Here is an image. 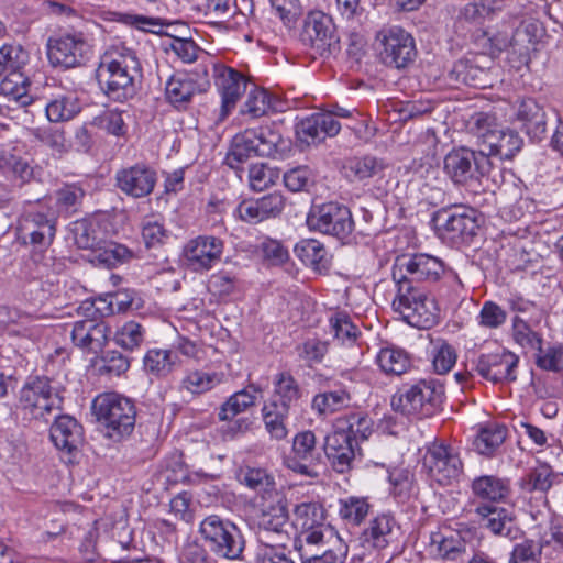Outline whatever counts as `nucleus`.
<instances>
[{
	"instance_id": "a18cd8bd",
	"label": "nucleus",
	"mask_w": 563,
	"mask_h": 563,
	"mask_svg": "<svg viewBox=\"0 0 563 563\" xmlns=\"http://www.w3.org/2000/svg\"><path fill=\"white\" fill-rule=\"evenodd\" d=\"M255 130L247 129L243 133L236 134L231 143L230 150L225 156L224 163L232 169H239V165L255 154Z\"/></svg>"
},
{
	"instance_id": "7ed1b4c3",
	"label": "nucleus",
	"mask_w": 563,
	"mask_h": 563,
	"mask_svg": "<svg viewBox=\"0 0 563 563\" xmlns=\"http://www.w3.org/2000/svg\"><path fill=\"white\" fill-rule=\"evenodd\" d=\"M65 388L44 375L29 376L20 389L18 409L24 420H46L60 410Z\"/></svg>"
},
{
	"instance_id": "a211bd4d",
	"label": "nucleus",
	"mask_w": 563,
	"mask_h": 563,
	"mask_svg": "<svg viewBox=\"0 0 563 563\" xmlns=\"http://www.w3.org/2000/svg\"><path fill=\"white\" fill-rule=\"evenodd\" d=\"M471 492L472 509L478 506H497L510 499L511 482L497 475H481L472 481Z\"/></svg>"
},
{
	"instance_id": "cd10ccee",
	"label": "nucleus",
	"mask_w": 563,
	"mask_h": 563,
	"mask_svg": "<svg viewBox=\"0 0 563 563\" xmlns=\"http://www.w3.org/2000/svg\"><path fill=\"white\" fill-rule=\"evenodd\" d=\"M374 422L364 411H351L334 420L333 432L346 435L347 440L358 444L365 441L373 432Z\"/></svg>"
},
{
	"instance_id": "e2e57ef3",
	"label": "nucleus",
	"mask_w": 563,
	"mask_h": 563,
	"mask_svg": "<svg viewBox=\"0 0 563 563\" xmlns=\"http://www.w3.org/2000/svg\"><path fill=\"white\" fill-rule=\"evenodd\" d=\"M516 115L522 122V129L531 137L539 139L545 133L547 120L543 108L519 109Z\"/></svg>"
},
{
	"instance_id": "338daca9",
	"label": "nucleus",
	"mask_w": 563,
	"mask_h": 563,
	"mask_svg": "<svg viewBox=\"0 0 563 563\" xmlns=\"http://www.w3.org/2000/svg\"><path fill=\"white\" fill-rule=\"evenodd\" d=\"M539 553L542 555V549H545L548 552L549 548H554L555 558H553V563H561V559L563 555V523L562 522H553L549 531L544 532L541 537L539 543H537Z\"/></svg>"
},
{
	"instance_id": "ddd939ff",
	"label": "nucleus",
	"mask_w": 563,
	"mask_h": 563,
	"mask_svg": "<svg viewBox=\"0 0 563 563\" xmlns=\"http://www.w3.org/2000/svg\"><path fill=\"white\" fill-rule=\"evenodd\" d=\"M519 356L500 349L490 353H481L472 361V371L482 378L493 383H512L517 379Z\"/></svg>"
},
{
	"instance_id": "473e14b6",
	"label": "nucleus",
	"mask_w": 563,
	"mask_h": 563,
	"mask_svg": "<svg viewBox=\"0 0 563 563\" xmlns=\"http://www.w3.org/2000/svg\"><path fill=\"white\" fill-rule=\"evenodd\" d=\"M375 363L387 376H400L412 367L411 355L402 347L386 344L378 351Z\"/></svg>"
},
{
	"instance_id": "7c9ffc66",
	"label": "nucleus",
	"mask_w": 563,
	"mask_h": 563,
	"mask_svg": "<svg viewBox=\"0 0 563 563\" xmlns=\"http://www.w3.org/2000/svg\"><path fill=\"white\" fill-rule=\"evenodd\" d=\"M472 511L476 516L478 523L494 534L514 538L511 536L512 516L506 508L498 505L478 506L473 508Z\"/></svg>"
},
{
	"instance_id": "6e6d98bb",
	"label": "nucleus",
	"mask_w": 563,
	"mask_h": 563,
	"mask_svg": "<svg viewBox=\"0 0 563 563\" xmlns=\"http://www.w3.org/2000/svg\"><path fill=\"white\" fill-rule=\"evenodd\" d=\"M3 76L0 82V95L19 102L20 106H30L33 100L27 96L29 84L22 71Z\"/></svg>"
},
{
	"instance_id": "49530a36",
	"label": "nucleus",
	"mask_w": 563,
	"mask_h": 563,
	"mask_svg": "<svg viewBox=\"0 0 563 563\" xmlns=\"http://www.w3.org/2000/svg\"><path fill=\"white\" fill-rule=\"evenodd\" d=\"M389 483L391 485V495L400 503H408L418 495V485L415 473L409 468H394L389 472Z\"/></svg>"
},
{
	"instance_id": "052dcab7",
	"label": "nucleus",
	"mask_w": 563,
	"mask_h": 563,
	"mask_svg": "<svg viewBox=\"0 0 563 563\" xmlns=\"http://www.w3.org/2000/svg\"><path fill=\"white\" fill-rule=\"evenodd\" d=\"M536 365L543 371L563 374V344H549L536 351Z\"/></svg>"
},
{
	"instance_id": "412c9836",
	"label": "nucleus",
	"mask_w": 563,
	"mask_h": 563,
	"mask_svg": "<svg viewBox=\"0 0 563 563\" xmlns=\"http://www.w3.org/2000/svg\"><path fill=\"white\" fill-rule=\"evenodd\" d=\"M341 125L331 112H319L302 120L297 126V135L300 142L307 145L318 144L328 136L339 133Z\"/></svg>"
},
{
	"instance_id": "4c0bfd02",
	"label": "nucleus",
	"mask_w": 563,
	"mask_h": 563,
	"mask_svg": "<svg viewBox=\"0 0 563 563\" xmlns=\"http://www.w3.org/2000/svg\"><path fill=\"white\" fill-rule=\"evenodd\" d=\"M273 386V396L268 402H275L277 406L290 410L301 398V388L289 372L276 374Z\"/></svg>"
},
{
	"instance_id": "39448f33",
	"label": "nucleus",
	"mask_w": 563,
	"mask_h": 563,
	"mask_svg": "<svg viewBox=\"0 0 563 563\" xmlns=\"http://www.w3.org/2000/svg\"><path fill=\"white\" fill-rule=\"evenodd\" d=\"M443 399L442 384L435 379H421L395 394L391 407L404 416L427 418L441 409Z\"/></svg>"
},
{
	"instance_id": "1a4fd4ad",
	"label": "nucleus",
	"mask_w": 563,
	"mask_h": 563,
	"mask_svg": "<svg viewBox=\"0 0 563 563\" xmlns=\"http://www.w3.org/2000/svg\"><path fill=\"white\" fill-rule=\"evenodd\" d=\"M288 525L287 500L283 494L262 500L258 540L263 548H285L289 534L285 530Z\"/></svg>"
},
{
	"instance_id": "c756f323",
	"label": "nucleus",
	"mask_w": 563,
	"mask_h": 563,
	"mask_svg": "<svg viewBox=\"0 0 563 563\" xmlns=\"http://www.w3.org/2000/svg\"><path fill=\"white\" fill-rule=\"evenodd\" d=\"M333 37V24L329 15L322 11H311L308 13L302 31V41L311 46H330Z\"/></svg>"
},
{
	"instance_id": "c9c22d12",
	"label": "nucleus",
	"mask_w": 563,
	"mask_h": 563,
	"mask_svg": "<svg viewBox=\"0 0 563 563\" xmlns=\"http://www.w3.org/2000/svg\"><path fill=\"white\" fill-rule=\"evenodd\" d=\"M522 145L523 140L516 131L501 128L481 151H484L488 158L497 156L500 159H512Z\"/></svg>"
},
{
	"instance_id": "0e129e2a",
	"label": "nucleus",
	"mask_w": 563,
	"mask_h": 563,
	"mask_svg": "<svg viewBox=\"0 0 563 563\" xmlns=\"http://www.w3.org/2000/svg\"><path fill=\"white\" fill-rule=\"evenodd\" d=\"M274 14L287 29H294L300 18L303 9L300 0H269Z\"/></svg>"
},
{
	"instance_id": "9b49d317",
	"label": "nucleus",
	"mask_w": 563,
	"mask_h": 563,
	"mask_svg": "<svg viewBox=\"0 0 563 563\" xmlns=\"http://www.w3.org/2000/svg\"><path fill=\"white\" fill-rule=\"evenodd\" d=\"M91 46L81 32H65L47 42V57L53 66L73 68L88 60Z\"/></svg>"
},
{
	"instance_id": "5701e85b",
	"label": "nucleus",
	"mask_w": 563,
	"mask_h": 563,
	"mask_svg": "<svg viewBox=\"0 0 563 563\" xmlns=\"http://www.w3.org/2000/svg\"><path fill=\"white\" fill-rule=\"evenodd\" d=\"M317 441L312 431H302L296 434L292 442V455L285 460L286 466L301 475L313 476L311 466L317 460Z\"/></svg>"
},
{
	"instance_id": "2f4dec72",
	"label": "nucleus",
	"mask_w": 563,
	"mask_h": 563,
	"mask_svg": "<svg viewBox=\"0 0 563 563\" xmlns=\"http://www.w3.org/2000/svg\"><path fill=\"white\" fill-rule=\"evenodd\" d=\"M261 393L262 388L256 384H249L245 388L235 391L219 407V420L232 421L236 416L253 408Z\"/></svg>"
},
{
	"instance_id": "c85d7f7f",
	"label": "nucleus",
	"mask_w": 563,
	"mask_h": 563,
	"mask_svg": "<svg viewBox=\"0 0 563 563\" xmlns=\"http://www.w3.org/2000/svg\"><path fill=\"white\" fill-rule=\"evenodd\" d=\"M398 531L399 526L395 518L390 514H380L369 522L363 537L373 548L382 550L397 539Z\"/></svg>"
},
{
	"instance_id": "8fccbe9b",
	"label": "nucleus",
	"mask_w": 563,
	"mask_h": 563,
	"mask_svg": "<svg viewBox=\"0 0 563 563\" xmlns=\"http://www.w3.org/2000/svg\"><path fill=\"white\" fill-rule=\"evenodd\" d=\"M295 254L305 265L316 271L327 269L329 266L327 250L322 243L314 239H306L297 243Z\"/></svg>"
},
{
	"instance_id": "ea45409f",
	"label": "nucleus",
	"mask_w": 563,
	"mask_h": 563,
	"mask_svg": "<svg viewBox=\"0 0 563 563\" xmlns=\"http://www.w3.org/2000/svg\"><path fill=\"white\" fill-rule=\"evenodd\" d=\"M132 256V252L125 245L103 240L90 252L88 258L95 265L111 268L126 263Z\"/></svg>"
},
{
	"instance_id": "774afa93",
	"label": "nucleus",
	"mask_w": 563,
	"mask_h": 563,
	"mask_svg": "<svg viewBox=\"0 0 563 563\" xmlns=\"http://www.w3.org/2000/svg\"><path fill=\"white\" fill-rule=\"evenodd\" d=\"M347 554V545L341 539L327 547L321 554L306 552L302 563H343Z\"/></svg>"
},
{
	"instance_id": "603ef678",
	"label": "nucleus",
	"mask_w": 563,
	"mask_h": 563,
	"mask_svg": "<svg viewBox=\"0 0 563 563\" xmlns=\"http://www.w3.org/2000/svg\"><path fill=\"white\" fill-rule=\"evenodd\" d=\"M289 409L277 406L275 402H267L262 408V417L266 431L275 440H284L288 434L286 421Z\"/></svg>"
},
{
	"instance_id": "4be33fe9",
	"label": "nucleus",
	"mask_w": 563,
	"mask_h": 563,
	"mask_svg": "<svg viewBox=\"0 0 563 563\" xmlns=\"http://www.w3.org/2000/svg\"><path fill=\"white\" fill-rule=\"evenodd\" d=\"M387 163L384 158L371 154L354 155L342 161L341 173L351 183H366L367 180L383 176Z\"/></svg>"
},
{
	"instance_id": "5fc2aeb1",
	"label": "nucleus",
	"mask_w": 563,
	"mask_h": 563,
	"mask_svg": "<svg viewBox=\"0 0 563 563\" xmlns=\"http://www.w3.org/2000/svg\"><path fill=\"white\" fill-rule=\"evenodd\" d=\"M29 62V53L20 44H4L0 47V77L20 73Z\"/></svg>"
},
{
	"instance_id": "f257e3e1",
	"label": "nucleus",
	"mask_w": 563,
	"mask_h": 563,
	"mask_svg": "<svg viewBox=\"0 0 563 563\" xmlns=\"http://www.w3.org/2000/svg\"><path fill=\"white\" fill-rule=\"evenodd\" d=\"M450 272L440 257L428 253L398 255L391 267V279L396 286L395 312L418 329L432 327L437 307L426 285L439 282Z\"/></svg>"
},
{
	"instance_id": "de8ad7c7",
	"label": "nucleus",
	"mask_w": 563,
	"mask_h": 563,
	"mask_svg": "<svg viewBox=\"0 0 563 563\" xmlns=\"http://www.w3.org/2000/svg\"><path fill=\"white\" fill-rule=\"evenodd\" d=\"M240 482L261 495V499L280 494L275 486L274 477L261 467H245L241 470Z\"/></svg>"
},
{
	"instance_id": "864d4df0",
	"label": "nucleus",
	"mask_w": 563,
	"mask_h": 563,
	"mask_svg": "<svg viewBox=\"0 0 563 563\" xmlns=\"http://www.w3.org/2000/svg\"><path fill=\"white\" fill-rule=\"evenodd\" d=\"M223 377L222 373L194 369L186 373L180 385L194 395H201L219 386Z\"/></svg>"
},
{
	"instance_id": "423d86ee",
	"label": "nucleus",
	"mask_w": 563,
	"mask_h": 563,
	"mask_svg": "<svg viewBox=\"0 0 563 563\" xmlns=\"http://www.w3.org/2000/svg\"><path fill=\"white\" fill-rule=\"evenodd\" d=\"M92 409L107 437L120 440L133 431L136 411L131 399L117 393H104L95 398Z\"/></svg>"
},
{
	"instance_id": "72a5a7b5",
	"label": "nucleus",
	"mask_w": 563,
	"mask_h": 563,
	"mask_svg": "<svg viewBox=\"0 0 563 563\" xmlns=\"http://www.w3.org/2000/svg\"><path fill=\"white\" fill-rule=\"evenodd\" d=\"M341 540L339 534L328 525L323 523L314 528L300 531L296 539L295 548L300 554L301 561L306 559V552L317 553L314 548H327Z\"/></svg>"
},
{
	"instance_id": "79ce46f5",
	"label": "nucleus",
	"mask_w": 563,
	"mask_h": 563,
	"mask_svg": "<svg viewBox=\"0 0 563 563\" xmlns=\"http://www.w3.org/2000/svg\"><path fill=\"white\" fill-rule=\"evenodd\" d=\"M71 232L75 243L79 249H96L104 240V231L99 220L89 218L77 220L73 223Z\"/></svg>"
},
{
	"instance_id": "13d9d810",
	"label": "nucleus",
	"mask_w": 563,
	"mask_h": 563,
	"mask_svg": "<svg viewBox=\"0 0 563 563\" xmlns=\"http://www.w3.org/2000/svg\"><path fill=\"white\" fill-rule=\"evenodd\" d=\"M85 190L77 184H66L56 191V206L59 212L73 214L79 211Z\"/></svg>"
},
{
	"instance_id": "f8f14e48",
	"label": "nucleus",
	"mask_w": 563,
	"mask_h": 563,
	"mask_svg": "<svg viewBox=\"0 0 563 563\" xmlns=\"http://www.w3.org/2000/svg\"><path fill=\"white\" fill-rule=\"evenodd\" d=\"M310 230L333 235L340 240L347 238L354 228L350 209L338 202H328L313 207L308 217Z\"/></svg>"
},
{
	"instance_id": "b1692460",
	"label": "nucleus",
	"mask_w": 563,
	"mask_h": 563,
	"mask_svg": "<svg viewBox=\"0 0 563 563\" xmlns=\"http://www.w3.org/2000/svg\"><path fill=\"white\" fill-rule=\"evenodd\" d=\"M467 543L456 531L438 530L431 533L429 552L434 559L443 561H460L466 553Z\"/></svg>"
},
{
	"instance_id": "a19ab883",
	"label": "nucleus",
	"mask_w": 563,
	"mask_h": 563,
	"mask_svg": "<svg viewBox=\"0 0 563 563\" xmlns=\"http://www.w3.org/2000/svg\"><path fill=\"white\" fill-rule=\"evenodd\" d=\"M351 401V393L345 388H339L314 395L311 408L318 416L327 417L347 408Z\"/></svg>"
},
{
	"instance_id": "9d476101",
	"label": "nucleus",
	"mask_w": 563,
	"mask_h": 563,
	"mask_svg": "<svg viewBox=\"0 0 563 563\" xmlns=\"http://www.w3.org/2000/svg\"><path fill=\"white\" fill-rule=\"evenodd\" d=\"M492 169V162L484 151H473L459 147L449 152L444 157V172L457 185H467L478 180Z\"/></svg>"
},
{
	"instance_id": "0eeeda50",
	"label": "nucleus",
	"mask_w": 563,
	"mask_h": 563,
	"mask_svg": "<svg viewBox=\"0 0 563 563\" xmlns=\"http://www.w3.org/2000/svg\"><path fill=\"white\" fill-rule=\"evenodd\" d=\"M199 533L216 555L229 560L241 559L245 542L233 522L210 515L200 522Z\"/></svg>"
},
{
	"instance_id": "dca6fc26",
	"label": "nucleus",
	"mask_w": 563,
	"mask_h": 563,
	"mask_svg": "<svg viewBox=\"0 0 563 563\" xmlns=\"http://www.w3.org/2000/svg\"><path fill=\"white\" fill-rule=\"evenodd\" d=\"M224 243L213 235H200L186 243L183 250L185 264L194 272L209 271L222 256Z\"/></svg>"
},
{
	"instance_id": "4468645a",
	"label": "nucleus",
	"mask_w": 563,
	"mask_h": 563,
	"mask_svg": "<svg viewBox=\"0 0 563 563\" xmlns=\"http://www.w3.org/2000/svg\"><path fill=\"white\" fill-rule=\"evenodd\" d=\"M379 56L383 63L395 68H405L416 57L413 37L405 30L393 26L378 32Z\"/></svg>"
},
{
	"instance_id": "f704fd0d",
	"label": "nucleus",
	"mask_w": 563,
	"mask_h": 563,
	"mask_svg": "<svg viewBox=\"0 0 563 563\" xmlns=\"http://www.w3.org/2000/svg\"><path fill=\"white\" fill-rule=\"evenodd\" d=\"M180 366L181 361L177 357V351L169 349H151L143 357L145 373L156 378H166Z\"/></svg>"
},
{
	"instance_id": "37998d69",
	"label": "nucleus",
	"mask_w": 563,
	"mask_h": 563,
	"mask_svg": "<svg viewBox=\"0 0 563 563\" xmlns=\"http://www.w3.org/2000/svg\"><path fill=\"white\" fill-rule=\"evenodd\" d=\"M0 172L10 175L21 186L34 179V167L30 162L11 151H0Z\"/></svg>"
},
{
	"instance_id": "e433bc0d",
	"label": "nucleus",
	"mask_w": 563,
	"mask_h": 563,
	"mask_svg": "<svg viewBox=\"0 0 563 563\" xmlns=\"http://www.w3.org/2000/svg\"><path fill=\"white\" fill-rule=\"evenodd\" d=\"M539 320H526L519 314L511 318L510 336L515 344L525 351L540 350L543 344L542 334L536 330Z\"/></svg>"
},
{
	"instance_id": "69168bd1",
	"label": "nucleus",
	"mask_w": 563,
	"mask_h": 563,
	"mask_svg": "<svg viewBox=\"0 0 563 563\" xmlns=\"http://www.w3.org/2000/svg\"><path fill=\"white\" fill-rule=\"evenodd\" d=\"M145 330L136 321H128L114 334V342L124 350L133 351L144 341Z\"/></svg>"
},
{
	"instance_id": "c03bdc74",
	"label": "nucleus",
	"mask_w": 563,
	"mask_h": 563,
	"mask_svg": "<svg viewBox=\"0 0 563 563\" xmlns=\"http://www.w3.org/2000/svg\"><path fill=\"white\" fill-rule=\"evenodd\" d=\"M465 126L467 132L477 139L482 148L501 129L496 114L492 111L475 112L466 121Z\"/></svg>"
},
{
	"instance_id": "3c124183",
	"label": "nucleus",
	"mask_w": 563,
	"mask_h": 563,
	"mask_svg": "<svg viewBox=\"0 0 563 563\" xmlns=\"http://www.w3.org/2000/svg\"><path fill=\"white\" fill-rule=\"evenodd\" d=\"M371 504L365 497L350 496L339 500V516L346 527L360 526L368 516Z\"/></svg>"
},
{
	"instance_id": "6e6552de",
	"label": "nucleus",
	"mask_w": 563,
	"mask_h": 563,
	"mask_svg": "<svg viewBox=\"0 0 563 563\" xmlns=\"http://www.w3.org/2000/svg\"><path fill=\"white\" fill-rule=\"evenodd\" d=\"M422 466L428 476L441 486L457 482L464 467L459 450L443 441H433L426 446Z\"/></svg>"
},
{
	"instance_id": "58836bf2",
	"label": "nucleus",
	"mask_w": 563,
	"mask_h": 563,
	"mask_svg": "<svg viewBox=\"0 0 563 563\" xmlns=\"http://www.w3.org/2000/svg\"><path fill=\"white\" fill-rule=\"evenodd\" d=\"M507 434L506 426L487 422L479 428L473 442L474 449L479 454L490 457L505 442Z\"/></svg>"
},
{
	"instance_id": "393cba45",
	"label": "nucleus",
	"mask_w": 563,
	"mask_h": 563,
	"mask_svg": "<svg viewBox=\"0 0 563 563\" xmlns=\"http://www.w3.org/2000/svg\"><path fill=\"white\" fill-rule=\"evenodd\" d=\"M357 450H360L358 444L347 440L346 435L332 432L325 438V455L338 473L343 474L352 468Z\"/></svg>"
},
{
	"instance_id": "6ab92c4d",
	"label": "nucleus",
	"mask_w": 563,
	"mask_h": 563,
	"mask_svg": "<svg viewBox=\"0 0 563 563\" xmlns=\"http://www.w3.org/2000/svg\"><path fill=\"white\" fill-rule=\"evenodd\" d=\"M156 180L155 170L144 164L122 168L115 175L118 188L133 198H144L151 195Z\"/></svg>"
},
{
	"instance_id": "aec40b11",
	"label": "nucleus",
	"mask_w": 563,
	"mask_h": 563,
	"mask_svg": "<svg viewBox=\"0 0 563 563\" xmlns=\"http://www.w3.org/2000/svg\"><path fill=\"white\" fill-rule=\"evenodd\" d=\"M109 327L104 322L85 319L73 324L70 332L73 343L87 353H99L108 342Z\"/></svg>"
},
{
	"instance_id": "2eb2a0df",
	"label": "nucleus",
	"mask_w": 563,
	"mask_h": 563,
	"mask_svg": "<svg viewBox=\"0 0 563 563\" xmlns=\"http://www.w3.org/2000/svg\"><path fill=\"white\" fill-rule=\"evenodd\" d=\"M437 220L442 221L443 236L453 243L471 242L479 228L476 210L463 206L439 211Z\"/></svg>"
},
{
	"instance_id": "680f3d73",
	"label": "nucleus",
	"mask_w": 563,
	"mask_h": 563,
	"mask_svg": "<svg viewBox=\"0 0 563 563\" xmlns=\"http://www.w3.org/2000/svg\"><path fill=\"white\" fill-rule=\"evenodd\" d=\"M334 338L342 344H353L361 334L358 328L352 322L345 312H336L329 319Z\"/></svg>"
},
{
	"instance_id": "f3484780",
	"label": "nucleus",
	"mask_w": 563,
	"mask_h": 563,
	"mask_svg": "<svg viewBox=\"0 0 563 563\" xmlns=\"http://www.w3.org/2000/svg\"><path fill=\"white\" fill-rule=\"evenodd\" d=\"M56 234V221L41 212H27L19 221L18 238L34 249L48 247Z\"/></svg>"
},
{
	"instance_id": "a878e982",
	"label": "nucleus",
	"mask_w": 563,
	"mask_h": 563,
	"mask_svg": "<svg viewBox=\"0 0 563 563\" xmlns=\"http://www.w3.org/2000/svg\"><path fill=\"white\" fill-rule=\"evenodd\" d=\"M35 318L16 308L0 306V329L10 334L27 338L32 341L40 339L42 330L36 325Z\"/></svg>"
},
{
	"instance_id": "20e7f679",
	"label": "nucleus",
	"mask_w": 563,
	"mask_h": 563,
	"mask_svg": "<svg viewBox=\"0 0 563 563\" xmlns=\"http://www.w3.org/2000/svg\"><path fill=\"white\" fill-rule=\"evenodd\" d=\"M214 82L222 98V106L235 104L244 93L245 106H275L291 101L286 96L249 82L241 73L224 65L214 66Z\"/></svg>"
},
{
	"instance_id": "bf43d9fd",
	"label": "nucleus",
	"mask_w": 563,
	"mask_h": 563,
	"mask_svg": "<svg viewBox=\"0 0 563 563\" xmlns=\"http://www.w3.org/2000/svg\"><path fill=\"white\" fill-rule=\"evenodd\" d=\"M197 91L195 81L180 76H173L165 87L166 98L170 103L190 102Z\"/></svg>"
},
{
	"instance_id": "09e8293b",
	"label": "nucleus",
	"mask_w": 563,
	"mask_h": 563,
	"mask_svg": "<svg viewBox=\"0 0 563 563\" xmlns=\"http://www.w3.org/2000/svg\"><path fill=\"white\" fill-rule=\"evenodd\" d=\"M451 78L474 87H485L487 82V69L479 66L476 60L465 58L457 60L450 73Z\"/></svg>"
},
{
	"instance_id": "bb28decb",
	"label": "nucleus",
	"mask_w": 563,
	"mask_h": 563,
	"mask_svg": "<svg viewBox=\"0 0 563 563\" xmlns=\"http://www.w3.org/2000/svg\"><path fill=\"white\" fill-rule=\"evenodd\" d=\"M49 438L58 450L70 453L82 441V427L71 416L62 415L51 426Z\"/></svg>"
},
{
	"instance_id": "4d7b16f0",
	"label": "nucleus",
	"mask_w": 563,
	"mask_h": 563,
	"mask_svg": "<svg viewBox=\"0 0 563 563\" xmlns=\"http://www.w3.org/2000/svg\"><path fill=\"white\" fill-rule=\"evenodd\" d=\"M294 517L295 526L300 531L321 526L325 520L323 507L314 501L297 505L294 510Z\"/></svg>"
},
{
	"instance_id": "f03ea898",
	"label": "nucleus",
	"mask_w": 563,
	"mask_h": 563,
	"mask_svg": "<svg viewBox=\"0 0 563 563\" xmlns=\"http://www.w3.org/2000/svg\"><path fill=\"white\" fill-rule=\"evenodd\" d=\"M139 68V60L131 51L107 53L97 69L100 89L110 101L128 102L136 93L134 78Z\"/></svg>"
}]
</instances>
